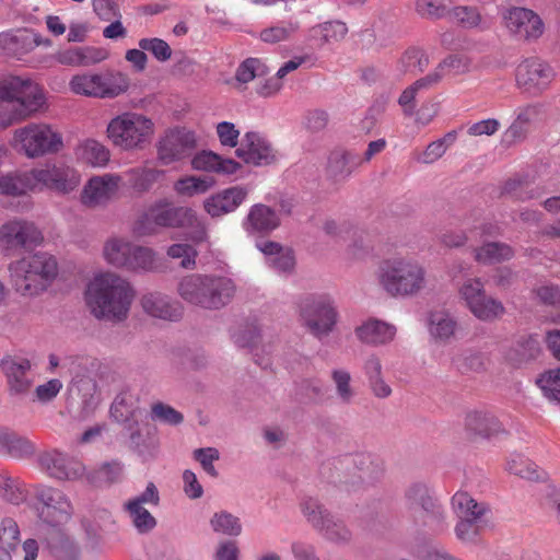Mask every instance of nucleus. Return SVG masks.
I'll use <instances>...</instances> for the list:
<instances>
[{"mask_svg": "<svg viewBox=\"0 0 560 560\" xmlns=\"http://www.w3.org/2000/svg\"><path fill=\"white\" fill-rule=\"evenodd\" d=\"M49 551L56 560H75L79 556L77 544L67 535L58 533L48 542Z\"/></svg>", "mask_w": 560, "mask_h": 560, "instance_id": "obj_54", "label": "nucleus"}, {"mask_svg": "<svg viewBox=\"0 0 560 560\" xmlns=\"http://www.w3.org/2000/svg\"><path fill=\"white\" fill-rule=\"evenodd\" d=\"M0 497L11 503L20 504L25 500V490L18 478L0 474Z\"/></svg>", "mask_w": 560, "mask_h": 560, "instance_id": "obj_58", "label": "nucleus"}, {"mask_svg": "<svg viewBox=\"0 0 560 560\" xmlns=\"http://www.w3.org/2000/svg\"><path fill=\"white\" fill-rule=\"evenodd\" d=\"M121 180L120 175L113 173L93 176L82 189V205L88 208L106 206L116 196Z\"/></svg>", "mask_w": 560, "mask_h": 560, "instance_id": "obj_20", "label": "nucleus"}, {"mask_svg": "<svg viewBox=\"0 0 560 560\" xmlns=\"http://www.w3.org/2000/svg\"><path fill=\"white\" fill-rule=\"evenodd\" d=\"M196 221V213L187 207H174L167 199L150 205L136 220L133 233L150 236L162 228H184Z\"/></svg>", "mask_w": 560, "mask_h": 560, "instance_id": "obj_8", "label": "nucleus"}, {"mask_svg": "<svg viewBox=\"0 0 560 560\" xmlns=\"http://www.w3.org/2000/svg\"><path fill=\"white\" fill-rule=\"evenodd\" d=\"M33 190L45 188L69 194L80 184V175L69 166L46 164L30 171Z\"/></svg>", "mask_w": 560, "mask_h": 560, "instance_id": "obj_15", "label": "nucleus"}, {"mask_svg": "<svg viewBox=\"0 0 560 560\" xmlns=\"http://www.w3.org/2000/svg\"><path fill=\"white\" fill-rule=\"evenodd\" d=\"M196 148V136L185 128L168 131L158 145V158L164 165L180 161Z\"/></svg>", "mask_w": 560, "mask_h": 560, "instance_id": "obj_18", "label": "nucleus"}, {"mask_svg": "<svg viewBox=\"0 0 560 560\" xmlns=\"http://www.w3.org/2000/svg\"><path fill=\"white\" fill-rule=\"evenodd\" d=\"M35 444L27 438L0 428V453L15 458H25L35 453Z\"/></svg>", "mask_w": 560, "mask_h": 560, "instance_id": "obj_37", "label": "nucleus"}, {"mask_svg": "<svg viewBox=\"0 0 560 560\" xmlns=\"http://www.w3.org/2000/svg\"><path fill=\"white\" fill-rule=\"evenodd\" d=\"M330 378L335 386L337 399L343 405H350L357 392L351 384L352 377L346 368H334L330 372Z\"/></svg>", "mask_w": 560, "mask_h": 560, "instance_id": "obj_49", "label": "nucleus"}, {"mask_svg": "<svg viewBox=\"0 0 560 560\" xmlns=\"http://www.w3.org/2000/svg\"><path fill=\"white\" fill-rule=\"evenodd\" d=\"M405 500L408 510L413 520L418 514L436 502L439 499L433 494L428 485L423 482H413L405 491Z\"/></svg>", "mask_w": 560, "mask_h": 560, "instance_id": "obj_39", "label": "nucleus"}, {"mask_svg": "<svg viewBox=\"0 0 560 560\" xmlns=\"http://www.w3.org/2000/svg\"><path fill=\"white\" fill-rule=\"evenodd\" d=\"M269 68L258 58H247L237 68L235 78L241 83H248L255 78L268 74Z\"/></svg>", "mask_w": 560, "mask_h": 560, "instance_id": "obj_61", "label": "nucleus"}, {"mask_svg": "<svg viewBox=\"0 0 560 560\" xmlns=\"http://www.w3.org/2000/svg\"><path fill=\"white\" fill-rule=\"evenodd\" d=\"M413 522L416 525L427 527L434 535H442L448 530L447 512L440 500L422 510Z\"/></svg>", "mask_w": 560, "mask_h": 560, "instance_id": "obj_38", "label": "nucleus"}, {"mask_svg": "<svg viewBox=\"0 0 560 560\" xmlns=\"http://www.w3.org/2000/svg\"><path fill=\"white\" fill-rule=\"evenodd\" d=\"M98 73H82L74 75L70 82V90L79 95L100 98Z\"/></svg>", "mask_w": 560, "mask_h": 560, "instance_id": "obj_56", "label": "nucleus"}, {"mask_svg": "<svg viewBox=\"0 0 560 560\" xmlns=\"http://www.w3.org/2000/svg\"><path fill=\"white\" fill-rule=\"evenodd\" d=\"M79 156L94 167H104L110 159L109 149L94 139L83 141L78 148Z\"/></svg>", "mask_w": 560, "mask_h": 560, "instance_id": "obj_46", "label": "nucleus"}, {"mask_svg": "<svg viewBox=\"0 0 560 560\" xmlns=\"http://www.w3.org/2000/svg\"><path fill=\"white\" fill-rule=\"evenodd\" d=\"M154 135L151 118L136 112L121 113L109 120L106 137L109 142L122 151L142 150Z\"/></svg>", "mask_w": 560, "mask_h": 560, "instance_id": "obj_6", "label": "nucleus"}, {"mask_svg": "<svg viewBox=\"0 0 560 560\" xmlns=\"http://www.w3.org/2000/svg\"><path fill=\"white\" fill-rule=\"evenodd\" d=\"M43 238L42 231L28 220L15 218L0 225V252L8 256L37 246Z\"/></svg>", "mask_w": 560, "mask_h": 560, "instance_id": "obj_12", "label": "nucleus"}, {"mask_svg": "<svg viewBox=\"0 0 560 560\" xmlns=\"http://www.w3.org/2000/svg\"><path fill=\"white\" fill-rule=\"evenodd\" d=\"M100 98H115L129 88V79L118 71L98 73Z\"/></svg>", "mask_w": 560, "mask_h": 560, "instance_id": "obj_45", "label": "nucleus"}, {"mask_svg": "<svg viewBox=\"0 0 560 560\" xmlns=\"http://www.w3.org/2000/svg\"><path fill=\"white\" fill-rule=\"evenodd\" d=\"M488 359L479 351L466 350L454 359V364L459 371H483Z\"/></svg>", "mask_w": 560, "mask_h": 560, "instance_id": "obj_63", "label": "nucleus"}, {"mask_svg": "<svg viewBox=\"0 0 560 560\" xmlns=\"http://www.w3.org/2000/svg\"><path fill=\"white\" fill-rule=\"evenodd\" d=\"M301 513L308 525L317 533L334 515L318 499L304 498L300 503Z\"/></svg>", "mask_w": 560, "mask_h": 560, "instance_id": "obj_44", "label": "nucleus"}, {"mask_svg": "<svg viewBox=\"0 0 560 560\" xmlns=\"http://www.w3.org/2000/svg\"><path fill=\"white\" fill-rule=\"evenodd\" d=\"M439 83L438 74H427L407 86L398 97V104L406 116H412L416 110V100L420 92L431 89Z\"/></svg>", "mask_w": 560, "mask_h": 560, "instance_id": "obj_40", "label": "nucleus"}, {"mask_svg": "<svg viewBox=\"0 0 560 560\" xmlns=\"http://www.w3.org/2000/svg\"><path fill=\"white\" fill-rule=\"evenodd\" d=\"M556 77L553 68L538 58L522 61L515 71L516 86L529 96H539L549 89Z\"/></svg>", "mask_w": 560, "mask_h": 560, "instance_id": "obj_14", "label": "nucleus"}, {"mask_svg": "<svg viewBox=\"0 0 560 560\" xmlns=\"http://www.w3.org/2000/svg\"><path fill=\"white\" fill-rule=\"evenodd\" d=\"M353 468V475L362 486H374L385 475L384 462L371 453H355L346 458Z\"/></svg>", "mask_w": 560, "mask_h": 560, "instance_id": "obj_24", "label": "nucleus"}, {"mask_svg": "<svg viewBox=\"0 0 560 560\" xmlns=\"http://www.w3.org/2000/svg\"><path fill=\"white\" fill-rule=\"evenodd\" d=\"M33 191L30 171L12 172L0 177V192L7 196H21Z\"/></svg>", "mask_w": 560, "mask_h": 560, "instance_id": "obj_47", "label": "nucleus"}, {"mask_svg": "<svg viewBox=\"0 0 560 560\" xmlns=\"http://www.w3.org/2000/svg\"><path fill=\"white\" fill-rule=\"evenodd\" d=\"M136 298V290L126 278L110 271L95 275L84 291L85 304L98 320L125 322Z\"/></svg>", "mask_w": 560, "mask_h": 560, "instance_id": "obj_1", "label": "nucleus"}, {"mask_svg": "<svg viewBox=\"0 0 560 560\" xmlns=\"http://www.w3.org/2000/svg\"><path fill=\"white\" fill-rule=\"evenodd\" d=\"M480 522L466 518H458L454 532L455 536L463 544H476L480 536Z\"/></svg>", "mask_w": 560, "mask_h": 560, "instance_id": "obj_64", "label": "nucleus"}, {"mask_svg": "<svg viewBox=\"0 0 560 560\" xmlns=\"http://www.w3.org/2000/svg\"><path fill=\"white\" fill-rule=\"evenodd\" d=\"M125 509L140 534H147L156 526V520L144 506L137 505L136 502H126Z\"/></svg>", "mask_w": 560, "mask_h": 560, "instance_id": "obj_57", "label": "nucleus"}, {"mask_svg": "<svg viewBox=\"0 0 560 560\" xmlns=\"http://www.w3.org/2000/svg\"><path fill=\"white\" fill-rule=\"evenodd\" d=\"M429 66V57L423 50L410 47L399 58L397 70L402 74H418Z\"/></svg>", "mask_w": 560, "mask_h": 560, "instance_id": "obj_51", "label": "nucleus"}, {"mask_svg": "<svg viewBox=\"0 0 560 560\" xmlns=\"http://www.w3.org/2000/svg\"><path fill=\"white\" fill-rule=\"evenodd\" d=\"M300 28L298 22H281L260 32V39L265 43L277 44L291 38Z\"/></svg>", "mask_w": 560, "mask_h": 560, "instance_id": "obj_59", "label": "nucleus"}, {"mask_svg": "<svg viewBox=\"0 0 560 560\" xmlns=\"http://www.w3.org/2000/svg\"><path fill=\"white\" fill-rule=\"evenodd\" d=\"M465 430L468 436L487 439L503 432L498 418L488 411L474 410L465 417Z\"/></svg>", "mask_w": 560, "mask_h": 560, "instance_id": "obj_30", "label": "nucleus"}, {"mask_svg": "<svg viewBox=\"0 0 560 560\" xmlns=\"http://www.w3.org/2000/svg\"><path fill=\"white\" fill-rule=\"evenodd\" d=\"M0 100L16 102L20 107L13 110L0 104V127L7 128L26 119L44 108L46 96L42 86L28 77L8 75L0 78Z\"/></svg>", "mask_w": 560, "mask_h": 560, "instance_id": "obj_4", "label": "nucleus"}, {"mask_svg": "<svg viewBox=\"0 0 560 560\" xmlns=\"http://www.w3.org/2000/svg\"><path fill=\"white\" fill-rule=\"evenodd\" d=\"M236 155L245 163L255 166L270 165L278 159V152L271 142L257 131H248L243 136L241 144L236 149Z\"/></svg>", "mask_w": 560, "mask_h": 560, "instance_id": "obj_19", "label": "nucleus"}, {"mask_svg": "<svg viewBox=\"0 0 560 560\" xmlns=\"http://www.w3.org/2000/svg\"><path fill=\"white\" fill-rule=\"evenodd\" d=\"M376 279L382 290L395 299L418 296L428 288V272L423 264L412 256H394L384 259Z\"/></svg>", "mask_w": 560, "mask_h": 560, "instance_id": "obj_2", "label": "nucleus"}, {"mask_svg": "<svg viewBox=\"0 0 560 560\" xmlns=\"http://www.w3.org/2000/svg\"><path fill=\"white\" fill-rule=\"evenodd\" d=\"M256 247L266 256L267 264L278 273L289 275L294 270L295 257L290 247L272 241H261Z\"/></svg>", "mask_w": 560, "mask_h": 560, "instance_id": "obj_28", "label": "nucleus"}, {"mask_svg": "<svg viewBox=\"0 0 560 560\" xmlns=\"http://www.w3.org/2000/svg\"><path fill=\"white\" fill-rule=\"evenodd\" d=\"M0 366L11 396H24L30 392L34 377L31 374L32 364L28 359L5 357L1 360Z\"/></svg>", "mask_w": 560, "mask_h": 560, "instance_id": "obj_21", "label": "nucleus"}, {"mask_svg": "<svg viewBox=\"0 0 560 560\" xmlns=\"http://www.w3.org/2000/svg\"><path fill=\"white\" fill-rule=\"evenodd\" d=\"M138 411L139 408L133 396L128 393L117 395L110 406V416L115 421L125 424L126 429L130 432V440L135 444H138L141 436L138 429Z\"/></svg>", "mask_w": 560, "mask_h": 560, "instance_id": "obj_25", "label": "nucleus"}, {"mask_svg": "<svg viewBox=\"0 0 560 560\" xmlns=\"http://www.w3.org/2000/svg\"><path fill=\"white\" fill-rule=\"evenodd\" d=\"M427 327L434 341L447 342L457 330V322L447 311L436 310L429 313Z\"/></svg>", "mask_w": 560, "mask_h": 560, "instance_id": "obj_32", "label": "nucleus"}, {"mask_svg": "<svg viewBox=\"0 0 560 560\" xmlns=\"http://www.w3.org/2000/svg\"><path fill=\"white\" fill-rule=\"evenodd\" d=\"M12 148L28 159L59 152L63 147L61 133L51 125L30 122L13 132Z\"/></svg>", "mask_w": 560, "mask_h": 560, "instance_id": "obj_7", "label": "nucleus"}, {"mask_svg": "<svg viewBox=\"0 0 560 560\" xmlns=\"http://www.w3.org/2000/svg\"><path fill=\"white\" fill-rule=\"evenodd\" d=\"M214 182L210 177L185 176L174 184V190L179 196L192 197L207 192Z\"/></svg>", "mask_w": 560, "mask_h": 560, "instance_id": "obj_53", "label": "nucleus"}, {"mask_svg": "<svg viewBox=\"0 0 560 560\" xmlns=\"http://www.w3.org/2000/svg\"><path fill=\"white\" fill-rule=\"evenodd\" d=\"M210 526L214 533L225 536H238L243 526L240 518L226 511H220L210 518Z\"/></svg>", "mask_w": 560, "mask_h": 560, "instance_id": "obj_55", "label": "nucleus"}, {"mask_svg": "<svg viewBox=\"0 0 560 560\" xmlns=\"http://www.w3.org/2000/svg\"><path fill=\"white\" fill-rule=\"evenodd\" d=\"M150 418L154 422H161L168 425H178L184 420L182 412L162 401L152 404Z\"/></svg>", "mask_w": 560, "mask_h": 560, "instance_id": "obj_62", "label": "nucleus"}, {"mask_svg": "<svg viewBox=\"0 0 560 560\" xmlns=\"http://www.w3.org/2000/svg\"><path fill=\"white\" fill-rule=\"evenodd\" d=\"M450 20L463 28L486 30L489 27V21L483 16L477 7L458 5L448 11Z\"/></svg>", "mask_w": 560, "mask_h": 560, "instance_id": "obj_41", "label": "nucleus"}, {"mask_svg": "<svg viewBox=\"0 0 560 560\" xmlns=\"http://www.w3.org/2000/svg\"><path fill=\"white\" fill-rule=\"evenodd\" d=\"M317 533L323 539L336 546H348L353 539L352 530L335 515Z\"/></svg>", "mask_w": 560, "mask_h": 560, "instance_id": "obj_43", "label": "nucleus"}, {"mask_svg": "<svg viewBox=\"0 0 560 560\" xmlns=\"http://www.w3.org/2000/svg\"><path fill=\"white\" fill-rule=\"evenodd\" d=\"M452 508L458 518H468L475 522H482L491 512L490 506L485 502H478L467 492L458 491L451 500Z\"/></svg>", "mask_w": 560, "mask_h": 560, "instance_id": "obj_33", "label": "nucleus"}, {"mask_svg": "<svg viewBox=\"0 0 560 560\" xmlns=\"http://www.w3.org/2000/svg\"><path fill=\"white\" fill-rule=\"evenodd\" d=\"M459 296L471 314L480 320L491 322L505 313L499 300L486 294L485 285L478 278L467 279L459 288Z\"/></svg>", "mask_w": 560, "mask_h": 560, "instance_id": "obj_13", "label": "nucleus"}, {"mask_svg": "<svg viewBox=\"0 0 560 560\" xmlns=\"http://www.w3.org/2000/svg\"><path fill=\"white\" fill-rule=\"evenodd\" d=\"M299 317L302 326L318 340L330 335L338 322L335 301L327 294H311L300 301Z\"/></svg>", "mask_w": 560, "mask_h": 560, "instance_id": "obj_10", "label": "nucleus"}, {"mask_svg": "<svg viewBox=\"0 0 560 560\" xmlns=\"http://www.w3.org/2000/svg\"><path fill=\"white\" fill-rule=\"evenodd\" d=\"M50 46L51 40L43 38L36 33H21L12 35L10 33L0 34V52L9 56L23 55L37 46Z\"/></svg>", "mask_w": 560, "mask_h": 560, "instance_id": "obj_29", "label": "nucleus"}, {"mask_svg": "<svg viewBox=\"0 0 560 560\" xmlns=\"http://www.w3.org/2000/svg\"><path fill=\"white\" fill-rule=\"evenodd\" d=\"M474 258L481 265H495L511 260L515 256L514 248L503 242H487L474 248Z\"/></svg>", "mask_w": 560, "mask_h": 560, "instance_id": "obj_35", "label": "nucleus"}, {"mask_svg": "<svg viewBox=\"0 0 560 560\" xmlns=\"http://www.w3.org/2000/svg\"><path fill=\"white\" fill-rule=\"evenodd\" d=\"M33 508L38 520L49 526L68 523L74 513L70 498L62 490L49 486L35 488Z\"/></svg>", "mask_w": 560, "mask_h": 560, "instance_id": "obj_11", "label": "nucleus"}, {"mask_svg": "<svg viewBox=\"0 0 560 560\" xmlns=\"http://www.w3.org/2000/svg\"><path fill=\"white\" fill-rule=\"evenodd\" d=\"M103 257L115 268L127 271H151L155 267V253L119 236L109 237L103 246Z\"/></svg>", "mask_w": 560, "mask_h": 560, "instance_id": "obj_9", "label": "nucleus"}, {"mask_svg": "<svg viewBox=\"0 0 560 560\" xmlns=\"http://www.w3.org/2000/svg\"><path fill=\"white\" fill-rule=\"evenodd\" d=\"M127 175L136 191L145 192L164 175V171L143 166L129 170Z\"/></svg>", "mask_w": 560, "mask_h": 560, "instance_id": "obj_52", "label": "nucleus"}, {"mask_svg": "<svg viewBox=\"0 0 560 560\" xmlns=\"http://www.w3.org/2000/svg\"><path fill=\"white\" fill-rule=\"evenodd\" d=\"M37 463L39 468L49 477L60 481L78 480L85 472L81 462L56 448L40 453Z\"/></svg>", "mask_w": 560, "mask_h": 560, "instance_id": "obj_16", "label": "nucleus"}, {"mask_svg": "<svg viewBox=\"0 0 560 560\" xmlns=\"http://www.w3.org/2000/svg\"><path fill=\"white\" fill-rule=\"evenodd\" d=\"M536 383L548 400L560 404V369L545 372Z\"/></svg>", "mask_w": 560, "mask_h": 560, "instance_id": "obj_60", "label": "nucleus"}, {"mask_svg": "<svg viewBox=\"0 0 560 560\" xmlns=\"http://www.w3.org/2000/svg\"><path fill=\"white\" fill-rule=\"evenodd\" d=\"M243 229L250 235H265L280 225L278 213L264 203H256L249 208L244 219Z\"/></svg>", "mask_w": 560, "mask_h": 560, "instance_id": "obj_26", "label": "nucleus"}, {"mask_svg": "<svg viewBox=\"0 0 560 560\" xmlns=\"http://www.w3.org/2000/svg\"><path fill=\"white\" fill-rule=\"evenodd\" d=\"M348 33L346 23L341 21H329L315 25L311 28V37L319 40L320 45L338 43Z\"/></svg>", "mask_w": 560, "mask_h": 560, "instance_id": "obj_48", "label": "nucleus"}, {"mask_svg": "<svg viewBox=\"0 0 560 560\" xmlns=\"http://www.w3.org/2000/svg\"><path fill=\"white\" fill-rule=\"evenodd\" d=\"M504 25L517 39L536 40L545 31L541 18L530 9L513 7L503 14Z\"/></svg>", "mask_w": 560, "mask_h": 560, "instance_id": "obj_17", "label": "nucleus"}, {"mask_svg": "<svg viewBox=\"0 0 560 560\" xmlns=\"http://www.w3.org/2000/svg\"><path fill=\"white\" fill-rule=\"evenodd\" d=\"M177 293L189 305L215 311L230 303L235 284L226 277L192 273L179 280Z\"/></svg>", "mask_w": 560, "mask_h": 560, "instance_id": "obj_5", "label": "nucleus"}, {"mask_svg": "<svg viewBox=\"0 0 560 560\" xmlns=\"http://www.w3.org/2000/svg\"><path fill=\"white\" fill-rule=\"evenodd\" d=\"M505 469L510 474L529 481H545L548 478V474L542 468L520 453H513L509 456Z\"/></svg>", "mask_w": 560, "mask_h": 560, "instance_id": "obj_36", "label": "nucleus"}, {"mask_svg": "<svg viewBox=\"0 0 560 560\" xmlns=\"http://www.w3.org/2000/svg\"><path fill=\"white\" fill-rule=\"evenodd\" d=\"M361 164L354 153L337 149L329 153L325 168L326 177L332 183H343Z\"/></svg>", "mask_w": 560, "mask_h": 560, "instance_id": "obj_27", "label": "nucleus"}, {"mask_svg": "<svg viewBox=\"0 0 560 560\" xmlns=\"http://www.w3.org/2000/svg\"><path fill=\"white\" fill-rule=\"evenodd\" d=\"M248 192L249 190L245 186H233L223 189L205 200V210L212 218L234 212L246 200Z\"/></svg>", "mask_w": 560, "mask_h": 560, "instance_id": "obj_23", "label": "nucleus"}, {"mask_svg": "<svg viewBox=\"0 0 560 560\" xmlns=\"http://www.w3.org/2000/svg\"><path fill=\"white\" fill-rule=\"evenodd\" d=\"M191 166L197 171L214 172L224 175L234 174L241 165L232 159H222L211 151H202L191 160Z\"/></svg>", "mask_w": 560, "mask_h": 560, "instance_id": "obj_34", "label": "nucleus"}, {"mask_svg": "<svg viewBox=\"0 0 560 560\" xmlns=\"http://www.w3.org/2000/svg\"><path fill=\"white\" fill-rule=\"evenodd\" d=\"M503 194L515 201H527L539 197V189L527 178L513 177L505 182Z\"/></svg>", "mask_w": 560, "mask_h": 560, "instance_id": "obj_50", "label": "nucleus"}, {"mask_svg": "<svg viewBox=\"0 0 560 560\" xmlns=\"http://www.w3.org/2000/svg\"><path fill=\"white\" fill-rule=\"evenodd\" d=\"M10 281L22 296L34 298L45 292L58 276V261L49 253L37 252L10 262Z\"/></svg>", "mask_w": 560, "mask_h": 560, "instance_id": "obj_3", "label": "nucleus"}, {"mask_svg": "<svg viewBox=\"0 0 560 560\" xmlns=\"http://www.w3.org/2000/svg\"><path fill=\"white\" fill-rule=\"evenodd\" d=\"M142 311L150 317L176 322L183 315L182 305L161 292H147L140 299Z\"/></svg>", "mask_w": 560, "mask_h": 560, "instance_id": "obj_22", "label": "nucleus"}, {"mask_svg": "<svg viewBox=\"0 0 560 560\" xmlns=\"http://www.w3.org/2000/svg\"><path fill=\"white\" fill-rule=\"evenodd\" d=\"M360 341L380 346L390 342L396 335V327L380 319L371 318L355 328Z\"/></svg>", "mask_w": 560, "mask_h": 560, "instance_id": "obj_31", "label": "nucleus"}, {"mask_svg": "<svg viewBox=\"0 0 560 560\" xmlns=\"http://www.w3.org/2000/svg\"><path fill=\"white\" fill-rule=\"evenodd\" d=\"M56 59L67 66H89L102 61L104 55L93 47H77L59 51Z\"/></svg>", "mask_w": 560, "mask_h": 560, "instance_id": "obj_42", "label": "nucleus"}]
</instances>
